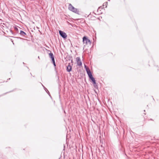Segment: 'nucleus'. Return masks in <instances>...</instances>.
<instances>
[{
  "mask_svg": "<svg viewBox=\"0 0 159 159\" xmlns=\"http://www.w3.org/2000/svg\"><path fill=\"white\" fill-rule=\"evenodd\" d=\"M68 8L69 9L70 11H71L75 13L79 14V11L76 8H75L71 4H69Z\"/></svg>",
  "mask_w": 159,
  "mask_h": 159,
  "instance_id": "nucleus-1",
  "label": "nucleus"
},
{
  "mask_svg": "<svg viewBox=\"0 0 159 159\" xmlns=\"http://www.w3.org/2000/svg\"><path fill=\"white\" fill-rule=\"evenodd\" d=\"M83 41L84 43H85L86 45H90L91 43L90 40L85 36L83 38Z\"/></svg>",
  "mask_w": 159,
  "mask_h": 159,
  "instance_id": "nucleus-2",
  "label": "nucleus"
},
{
  "mask_svg": "<svg viewBox=\"0 0 159 159\" xmlns=\"http://www.w3.org/2000/svg\"><path fill=\"white\" fill-rule=\"evenodd\" d=\"M76 62L77 65L79 66H81L82 63L80 57H77L76 58Z\"/></svg>",
  "mask_w": 159,
  "mask_h": 159,
  "instance_id": "nucleus-3",
  "label": "nucleus"
},
{
  "mask_svg": "<svg viewBox=\"0 0 159 159\" xmlns=\"http://www.w3.org/2000/svg\"><path fill=\"white\" fill-rule=\"evenodd\" d=\"M59 33L60 35L63 38H66L67 37L66 34L61 30L59 31Z\"/></svg>",
  "mask_w": 159,
  "mask_h": 159,
  "instance_id": "nucleus-4",
  "label": "nucleus"
},
{
  "mask_svg": "<svg viewBox=\"0 0 159 159\" xmlns=\"http://www.w3.org/2000/svg\"><path fill=\"white\" fill-rule=\"evenodd\" d=\"M85 67L86 68V71H87V74L89 76V78L90 77L92 76V75L91 74V72L90 70L87 68H86V66L85 65Z\"/></svg>",
  "mask_w": 159,
  "mask_h": 159,
  "instance_id": "nucleus-5",
  "label": "nucleus"
},
{
  "mask_svg": "<svg viewBox=\"0 0 159 159\" xmlns=\"http://www.w3.org/2000/svg\"><path fill=\"white\" fill-rule=\"evenodd\" d=\"M72 69V67L71 66L70 63H69L67 66V71L69 72H70Z\"/></svg>",
  "mask_w": 159,
  "mask_h": 159,
  "instance_id": "nucleus-6",
  "label": "nucleus"
},
{
  "mask_svg": "<svg viewBox=\"0 0 159 159\" xmlns=\"http://www.w3.org/2000/svg\"><path fill=\"white\" fill-rule=\"evenodd\" d=\"M89 78L92 80L93 82V84H96V81L95 80V79L94 77L92 76L90 77Z\"/></svg>",
  "mask_w": 159,
  "mask_h": 159,
  "instance_id": "nucleus-7",
  "label": "nucleus"
},
{
  "mask_svg": "<svg viewBox=\"0 0 159 159\" xmlns=\"http://www.w3.org/2000/svg\"><path fill=\"white\" fill-rule=\"evenodd\" d=\"M49 56L52 59V61L54 60V57L53 54L52 53H50L49 54Z\"/></svg>",
  "mask_w": 159,
  "mask_h": 159,
  "instance_id": "nucleus-8",
  "label": "nucleus"
},
{
  "mask_svg": "<svg viewBox=\"0 0 159 159\" xmlns=\"http://www.w3.org/2000/svg\"><path fill=\"white\" fill-rule=\"evenodd\" d=\"M20 34H21V35L23 36H24L25 35H26V33L24 32L22 30H21L20 31Z\"/></svg>",
  "mask_w": 159,
  "mask_h": 159,
  "instance_id": "nucleus-9",
  "label": "nucleus"
},
{
  "mask_svg": "<svg viewBox=\"0 0 159 159\" xmlns=\"http://www.w3.org/2000/svg\"><path fill=\"white\" fill-rule=\"evenodd\" d=\"M107 2H106L105 3H103V7L105 6V8H106L107 7Z\"/></svg>",
  "mask_w": 159,
  "mask_h": 159,
  "instance_id": "nucleus-10",
  "label": "nucleus"
},
{
  "mask_svg": "<svg viewBox=\"0 0 159 159\" xmlns=\"http://www.w3.org/2000/svg\"><path fill=\"white\" fill-rule=\"evenodd\" d=\"M42 85H43V87L44 88V89L45 90V91H46V92L48 93V94H49V91H48V90L46 88H45L44 86H43L42 84Z\"/></svg>",
  "mask_w": 159,
  "mask_h": 159,
  "instance_id": "nucleus-11",
  "label": "nucleus"
},
{
  "mask_svg": "<svg viewBox=\"0 0 159 159\" xmlns=\"http://www.w3.org/2000/svg\"><path fill=\"white\" fill-rule=\"evenodd\" d=\"M52 62H53V64L54 66H56V64H55V60H52Z\"/></svg>",
  "mask_w": 159,
  "mask_h": 159,
  "instance_id": "nucleus-12",
  "label": "nucleus"
},
{
  "mask_svg": "<svg viewBox=\"0 0 159 159\" xmlns=\"http://www.w3.org/2000/svg\"><path fill=\"white\" fill-rule=\"evenodd\" d=\"M14 29H15V30H18V29H17V27H15Z\"/></svg>",
  "mask_w": 159,
  "mask_h": 159,
  "instance_id": "nucleus-13",
  "label": "nucleus"
},
{
  "mask_svg": "<svg viewBox=\"0 0 159 159\" xmlns=\"http://www.w3.org/2000/svg\"><path fill=\"white\" fill-rule=\"evenodd\" d=\"M102 7H99L98 8V10H99V9H102Z\"/></svg>",
  "mask_w": 159,
  "mask_h": 159,
  "instance_id": "nucleus-14",
  "label": "nucleus"
}]
</instances>
